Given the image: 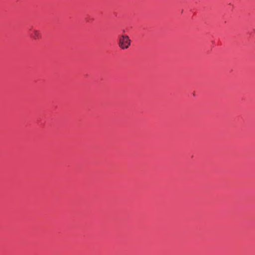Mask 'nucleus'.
Segmentation results:
<instances>
[{"mask_svg":"<svg viewBox=\"0 0 255 255\" xmlns=\"http://www.w3.org/2000/svg\"><path fill=\"white\" fill-rule=\"evenodd\" d=\"M30 31L31 32L30 33V36L33 39L37 40L41 38V35L39 30L31 28Z\"/></svg>","mask_w":255,"mask_h":255,"instance_id":"nucleus-2","label":"nucleus"},{"mask_svg":"<svg viewBox=\"0 0 255 255\" xmlns=\"http://www.w3.org/2000/svg\"><path fill=\"white\" fill-rule=\"evenodd\" d=\"M119 46L122 49L128 48L130 44V40L127 35H121L119 37Z\"/></svg>","mask_w":255,"mask_h":255,"instance_id":"nucleus-1","label":"nucleus"}]
</instances>
